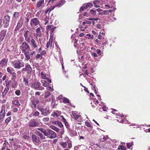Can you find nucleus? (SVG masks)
<instances>
[{"mask_svg": "<svg viewBox=\"0 0 150 150\" xmlns=\"http://www.w3.org/2000/svg\"><path fill=\"white\" fill-rule=\"evenodd\" d=\"M38 130L41 131L45 136L50 139H54L57 136L56 133L50 129H45L42 128H38Z\"/></svg>", "mask_w": 150, "mask_h": 150, "instance_id": "obj_1", "label": "nucleus"}, {"mask_svg": "<svg viewBox=\"0 0 150 150\" xmlns=\"http://www.w3.org/2000/svg\"><path fill=\"white\" fill-rule=\"evenodd\" d=\"M24 37L25 41L28 43L30 42L31 40L33 39L32 33L28 30L24 31Z\"/></svg>", "mask_w": 150, "mask_h": 150, "instance_id": "obj_2", "label": "nucleus"}, {"mask_svg": "<svg viewBox=\"0 0 150 150\" xmlns=\"http://www.w3.org/2000/svg\"><path fill=\"white\" fill-rule=\"evenodd\" d=\"M20 49L23 52L26 51H29L30 48L28 44L26 42H23L20 46Z\"/></svg>", "mask_w": 150, "mask_h": 150, "instance_id": "obj_3", "label": "nucleus"}, {"mask_svg": "<svg viewBox=\"0 0 150 150\" xmlns=\"http://www.w3.org/2000/svg\"><path fill=\"white\" fill-rule=\"evenodd\" d=\"M13 66L15 68L19 69L21 68L24 67L25 63L23 62H21L20 61H18L15 63H13Z\"/></svg>", "mask_w": 150, "mask_h": 150, "instance_id": "obj_4", "label": "nucleus"}, {"mask_svg": "<svg viewBox=\"0 0 150 150\" xmlns=\"http://www.w3.org/2000/svg\"><path fill=\"white\" fill-rule=\"evenodd\" d=\"M32 68L30 65L28 63H26L25 64V67L22 69V71H27L28 74H30L32 71Z\"/></svg>", "mask_w": 150, "mask_h": 150, "instance_id": "obj_5", "label": "nucleus"}, {"mask_svg": "<svg viewBox=\"0 0 150 150\" xmlns=\"http://www.w3.org/2000/svg\"><path fill=\"white\" fill-rule=\"evenodd\" d=\"M24 21V18L21 17L17 23V26L15 29L16 30H19L21 28L23 24Z\"/></svg>", "mask_w": 150, "mask_h": 150, "instance_id": "obj_6", "label": "nucleus"}, {"mask_svg": "<svg viewBox=\"0 0 150 150\" xmlns=\"http://www.w3.org/2000/svg\"><path fill=\"white\" fill-rule=\"evenodd\" d=\"M40 22L37 18H34L31 19L30 24L31 27L35 26L39 24Z\"/></svg>", "mask_w": 150, "mask_h": 150, "instance_id": "obj_7", "label": "nucleus"}, {"mask_svg": "<svg viewBox=\"0 0 150 150\" xmlns=\"http://www.w3.org/2000/svg\"><path fill=\"white\" fill-rule=\"evenodd\" d=\"M39 125L40 123L38 122L33 121L30 122L29 125L31 127H34L38 126Z\"/></svg>", "mask_w": 150, "mask_h": 150, "instance_id": "obj_8", "label": "nucleus"}, {"mask_svg": "<svg viewBox=\"0 0 150 150\" xmlns=\"http://www.w3.org/2000/svg\"><path fill=\"white\" fill-rule=\"evenodd\" d=\"M40 85V83L39 82H34L32 84V87L37 89L39 88Z\"/></svg>", "mask_w": 150, "mask_h": 150, "instance_id": "obj_9", "label": "nucleus"}, {"mask_svg": "<svg viewBox=\"0 0 150 150\" xmlns=\"http://www.w3.org/2000/svg\"><path fill=\"white\" fill-rule=\"evenodd\" d=\"M39 103V100L38 99H35L31 101V106L32 108H34L36 107V105Z\"/></svg>", "mask_w": 150, "mask_h": 150, "instance_id": "obj_10", "label": "nucleus"}, {"mask_svg": "<svg viewBox=\"0 0 150 150\" xmlns=\"http://www.w3.org/2000/svg\"><path fill=\"white\" fill-rule=\"evenodd\" d=\"M6 31L5 30H3L0 32V42L2 41L5 36Z\"/></svg>", "mask_w": 150, "mask_h": 150, "instance_id": "obj_11", "label": "nucleus"}, {"mask_svg": "<svg viewBox=\"0 0 150 150\" xmlns=\"http://www.w3.org/2000/svg\"><path fill=\"white\" fill-rule=\"evenodd\" d=\"M32 139L33 141L37 143H39L40 142V140L39 137L33 134H32Z\"/></svg>", "mask_w": 150, "mask_h": 150, "instance_id": "obj_12", "label": "nucleus"}, {"mask_svg": "<svg viewBox=\"0 0 150 150\" xmlns=\"http://www.w3.org/2000/svg\"><path fill=\"white\" fill-rule=\"evenodd\" d=\"M29 43L33 48H36L38 46L37 43L33 38L31 40L30 42Z\"/></svg>", "mask_w": 150, "mask_h": 150, "instance_id": "obj_13", "label": "nucleus"}, {"mask_svg": "<svg viewBox=\"0 0 150 150\" xmlns=\"http://www.w3.org/2000/svg\"><path fill=\"white\" fill-rule=\"evenodd\" d=\"M22 52L25 54V60H28L30 59V56L29 51H26Z\"/></svg>", "mask_w": 150, "mask_h": 150, "instance_id": "obj_14", "label": "nucleus"}, {"mask_svg": "<svg viewBox=\"0 0 150 150\" xmlns=\"http://www.w3.org/2000/svg\"><path fill=\"white\" fill-rule=\"evenodd\" d=\"M65 1L64 0H62L58 2H57L56 4V5L57 7H60L62 6L65 3Z\"/></svg>", "mask_w": 150, "mask_h": 150, "instance_id": "obj_15", "label": "nucleus"}, {"mask_svg": "<svg viewBox=\"0 0 150 150\" xmlns=\"http://www.w3.org/2000/svg\"><path fill=\"white\" fill-rule=\"evenodd\" d=\"M7 61L5 59H2L0 62V67L4 66L7 63Z\"/></svg>", "mask_w": 150, "mask_h": 150, "instance_id": "obj_16", "label": "nucleus"}, {"mask_svg": "<svg viewBox=\"0 0 150 150\" xmlns=\"http://www.w3.org/2000/svg\"><path fill=\"white\" fill-rule=\"evenodd\" d=\"M35 133L37 135L40 136V138L41 139H45V137L40 132L37 131Z\"/></svg>", "mask_w": 150, "mask_h": 150, "instance_id": "obj_17", "label": "nucleus"}, {"mask_svg": "<svg viewBox=\"0 0 150 150\" xmlns=\"http://www.w3.org/2000/svg\"><path fill=\"white\" fill-rule=\"evenodd\" d=\"M44 0H41L38 2L37 4V7H39L40 6H44L43 5L44 3Z\"/></svg>", "mask_w": 150, "mask_h": 150, "instance_id": "obj_18", "label": "nucleus"}, {"mask_svg": "<svg viewBox=\"0 0 150 150\" xmlns=\"http://www.w3.org/2000/svg\"><path fill=\"white\" fill-rule=\"evenodd\" d=\"M50 113L49 109L45 108L44 109L43 112L41 113V114L44 116H46L48 115Z\"/></svg>", "mask_w": 150, "mask_h": 150, "instance_id": "obj_19", "label": "nucleus"}, {"mask_svg": "<svg viewBox=\"0 0 150 150\" xmlns=\"http://www.w3.org/2000/svg\"><path fill=\"white\" fill-rule=\"evenodd\" d=\"M5 115V110L2 109L1 110V116L0 117V120H2V119H3V117Z\"/></svg>", "mask_w": 150, "mask_h": 150, "instance_id": "obj_20", "label": "nucleus"}, {"mask_svg": "<svg viewBox=\"0 0 150 150\" xmlns=\"http://www.w3.org/2000/svg\"><path fill=\"white\" fill-rule=\"evenodd\" d=\"M10 17L8 15L5 16L4 17L3 20H4V22H9L10 21Z\"/></svg>", "mask_w": 150, "mask_h": 150, "instance_id": "obj_21", "label": "nucleus"}, {"mask_svg": "<svg viewBox=\"0 0 150 150\" xmlns=\"http://www.w3.org/2000/svg\"><path fill=\"white\" fill-rule=\"evenodd\" d=\"M11 84L12 87L14 88H16L17 85V82L15 81V80L13 81H12Z\"/></svg>", "mask_w": 150, "mask_h": 150, "instance_id": "obj_22", "label": "nucleus"}, {"mask_svg": "<svg viewBox=\"0 0 150 150\" xmlns=\"http://www.w3.org/2000/svg\"><path fill=\"white\" fill-rule=\"evenodd\" d=\"M9 90V88L8 87L7 88H5L4 92L2 93V95L3 97L5 96L6 94L7 93L8 91Z\"/></svg>", "mask_w": 150, "mask_h": 150, "instance_id": "obj_23", "label": "nucleus"}, {"mask_svg": "<svg viewBox=\"0 0 150 150\" xmlns=\"http://www.w3.org/2000/svg\"><path fill=\"white\" fill-rule=\"evenodd\" d=\"M50 127L57 132H58L59 131V129L54 126L51 125Z\"/></svg>", "mask_w": 150, "mask_h": 150, "instance_id": "obj_24", "label": "nucleus"}, {"mask_svg": "<svg viewBox=\"0 0 150 150\" xmlns=\"http://www.w3.org/2000/svg\"><path fill=\"white\" fill-rule=\"evenodd\" d=\"M63 147L66 148L67 146V143L65 142H62L59 143Z\"/></svg>", "mask_w": 150, "mask_h": 150, "instance_id": "obj_25", "label": "nucleus"}, {"mask_svg": "<svg viewBox=\"0 0 150 150\" xmlns=\"http://www.w3.org/2000/svg\"><path fill=\"white\" fill-rule=\"evenodd\" d=\"M72 115L74 117L75 119L77 120L78 119L80 116L77 115V114L74 112H72Z\"/></svg>", "mask_w": 150, "mask_h": 150, "instance_id": "obj_26", "label": "nucleus"}, {"mask_svg": "<svg viewBox=\"0 0 150 150\" xmlns=\"http://www.w3.org/2000/svg\"><path fill=\"white\" fill-rule=\"evenodd\" d=\"M23 81L25 82V85L26 86L28 85V79L27 78H26L25 77H24L23 78Z\"/></svg>", "mask_w": 150, "mask_h": 150, "instance_id": "obj_27", "label": "nucleus"}, {"mask_svg": "<svg viewBox=\"0 0 150 150\" xmlns=\"http://www.w3.org/2000/svg\"><path fill=\"white\" fill-rule=\"evenodd\" d=\"M63 103H69V100L66 98L64 97L63 98Z\"/></svg>", "mask_w": 150, "mask_h": 150, "instance_id": "obj_28", "label": "nucleus"}, {"mask_svg": "<svg viewBox=\"0 0 150 150\" xmlns=\"http://www.w3.org/2000/svg\"><path fill=\"white\" fill-rule=\"evenodd\" d=\"M13 103L16 105L19 106L20 105V104L19 103L18 101L17 100H15L13 102Z\"/></svg>", "mask_w": 150, "mask_h": 150, "instance_id": "obj_29", "label": "nucleus"}, {"mask_svg": "<svg viewBox=\"0 0 150 150\" xmlns=\"http://www.w3.org/2000/svg\"><path fill=\"white\" fill-rule=\"evenodd\" d=\"M50 39L49 41L47 43L46 45V47L47 48H48L49 47L50 45L51 46L52 44V41L50 42Z\"/></svg>", "mask_w": 150, "mask_h": 150, "instance_id": "obj_30", "label": "nucleus"}, {"mask_svg": "<svg viewBox=\"0 0 150 150\" xmlns=\"http://www.w3.org/2000/svg\"><path fill=\"white\" fill-rule=\"evenodd\" d=\"M40 31V29L39 28H38L36 30V32L37 33H39ZM36 35H37V36H38L39 37L40 36H41V35L40 34H39V33H38V34H36Z\"/></svg>", "mask_w": 150, "mask_h": 150, "instance_id": "obj_31", "label": "nucleus"}, {"mask_svg": "<svg viewBox=\"0 0 150 150\" xmlns=\"http://www.w3.org/2000/svg\"><path fill=\"white\" fill-rule=\"evenodd\" d=\"M19 15V13L18 12H14L13 15V17L15 18H18Z\"/></svg>", "mask_w": 150, "mask_h": 150, "instance_id": "obj_32", "label": "nucleus"}, {"mask_svg": "<svg viewBox=\"0 0 150 150\" xmlns=\"http://www.w3.org/2000/svg\"><path fill=\"white\" fill-rule=\"evenodd\" d=\"M50 93L49 92H46L45 93V98H47L49 97L50 95Z\"/></svg>", "mask_w": 150, "mask_h": 150, "instance_id": "obj_33", "label": "nucleus"}, {"mask_svg": "<svg viewBox=\"0 0 150 150\" xmlns=\"http://www.w3.org/2000/svg\"><path fill=\"white\" fill-rule=\"evenodd\" d=\"M85 124L86 126L88 127H91V123L88 121H86L85 122Z\"/></svg>", "mask_w": 150, "mask_h": 150, "instance_id": "obj_34", "label": "nucleus"}, {"mask_svg": "<svg viewBox=\"0 0 150 150\" xmlns=\"http://www.w3.org/2000/svg\"><path fill=\"white\" fill-rule=\"evenodd\" d=\"M40 113L38 111H36L35 112L33 113V116H36L39 115Z\"/></svg>", "mask_w": 150, "mask_h": 150, "instance_id": "obj_35", "label": "nucleus"}, {"mask_svg": "<svg viewBox=\"0 0 150 150\" xmlns=\"http://www.w3.org/2000/svg\"><path fill=\"white\" fill-rule=\"evenodd\" d=\"M96 10H91L90 11V14L93 15H96Z\"/></svg>", "mask_w": 150, "mask_h": 150, "instance_id": "obj_36", "label": "nucleus"}, {"mask_svg": "<svg viewBox=\"0 0 150 150\" xmlns=\"http://www.w3.org/2000/svg\"><path fill=\"white\" fill-rule=\"evenodd\" d=\"M12 82V81L11 80H9L8 81H7L6 84V87L8 88V86L11 84V83Z\"/></svg>", "mask_w": 150, "mask_h": 150, "instance_id": "obj_37", "label": "nucleus"}, {"mask_svg": "<svg viewBox=\"0 0 150 150\" xmlns=\"http://www.w3.org/2000/svg\"><path fill=\"white\" fill-rule=\"evenodd\" d=\"M12 77L11 78V79H12L13 80H14L15 78H16V74L15 72H13L12 73Z\"/></svg>", "mask_w": 150, "mask_h": 150, "instance_id": "obj_38", "label": "nucleus"}, {"mask_svg": "<svg viewBox=\"0 0 150 150\" xmlns=\"http://www.w3.org/2000/svg\"><path fill=\"white\" fill-rule=\"evenodd\" d=\"M99 14L100 15H107L108 14V11L107 10H105L102 12L99 13Z\"/></svg>", "mask_w": 150, "mask_h": 150, "instance_id": "obj_39", "label": "nucleus"}, {"mask_svg": "<svg viewBox=\"0 0 150 150\" xmlns=\"http://www.w3.org/2000/svg\"><path fill=\"white\" fill-rule=\"evenodd\" d=\"M118 148L120 149L121 150H126V148L123 146L121 145L119 146Z\"/></svg>", "mask_w": 150, "mask_h": 150, "instance_id": "obj_40", "label": "nucleus"}, {"mask_svg": "<svg viewBox=\"0 0 150 150\" xmlns=\"http://www.w3.org/2000/svg\"><path fill=\"white\" fill-rule=\"evenodd\" d=\"M126 144L127 148H130L131 147V146L132 145L133 143L132 142L127 143Z\"/></svg>", "mask_w": 150, "mask_h": 150, "instance_id": "obj_41", "label": "nucleus"}, {"mask_svg": "<svg viewBox=\"0 0 150 150\" xmlns=\"http://www.w3.org/2000/svg\"><path fill=\"white\" fill-rule=\"evenodd\" d=\"M15 93L17 96H19L20 95L21 92L20 90H18L15 91Z\"/></svg>", "mask_w": 150, "mask_h": 150, "instance_id": "obj_42", "label": "nucleus"}, {"mask_svg": "<svg viewBox=\"0 0 150 150\" xmlns=\"http://www.w3.org/2000/svg\"><path fill=\"white\" fill-rule=\"evenodd\" d=\"M4 27L5 28H7L8 25H9V22H4Z\"/></svg>", "mask_w": 150, "mask_h": 150, "instance_id": "obj_43", "label": "nucleus"}, {"mask_svg": "<svg viewBox=\"0 0 150 150\" xmlns=\"http://www.w3.org/2000/svg\"><path fill=\"white\" fill-rule=\"evenodd\" d=\"M49 84V83L47 81H45L44 83H43V85L45 87H46L48 86Z\"/></svg>", "mask_w": 150, "mask_h": 150, "instance_id": "obj_44", "label": "nucleus"}, {"mask_svg": "<svg viewBox=\"0 0 150 150\" xmlns=\"http://www.w3.org/2000/svg\"><path fill=\"white\" fill-rule=\"evenodd\" d=\"M49 118L48 117H46L44 118L43 119V120L44 122H48L49 121Z\"/></svg>", "mask_w": 150, "mask_h": 150, "instance_id": "obj_45", "label": "nucleus"}, {"mask_svg": "<svg viewBox=\"0 0 150 150\" xmlns=\"http://www.w3.org/2000/svg\"><path fill=\"white\" fill-rule=\"evenodd\" d=\"M42 77L43 79H46L47 78H46V75L45 74H43L42 72L41 73Z\"/></svg>", "mask_w": 150, "mask_h": 150, "instance_id": "obj_46", "label": "nucleus"}, {"mask_svg": "<svg viewBox=\"0 0 150 150\" xmlns=\"http://www.w3.org/2000/svg\"><path fill=\"white\" fill-rule=\"evenodd\" d=\"M46 89L47 90H49V91H52L54 90L53 88H52V87L50 86L47 87L46 88Z\"/></svg>", "mask_w": 150, "mask_h": 150, "instance_id": "obj_47", "label": "nucleus"}, {"mask_svg": "<svg viewBox=\"0 0 150 150\" xmlns=\"http://www.w3.org/2000/svg\"><path fill=\"white\" fill-rule=\"evenodd\" d=\"M96 2H99V1H95L93 2V4L94 5V6L98 8L100 6L99 5H97L96 4Z\"/></svg>", "mask_w": 150, "mask_h": 150, "instance_id": "obj_48", "label": "nucleus"}, {"mask_svg": "<svg viewBox=\"0 0 150 150\" xmlns=\"http://www.w3.org/2000/svg\"><path fill=\"white\" fill-rule=\"evenodd\" d=\"M51 115L53 117H57L58 114L57 113L55 112H54L52 115Z\"/></svg>", "mask_w": 150, "mask_h": 150, "instance_id": "obj_49", "label": "nucleus"}, {"mask_svg": "<svg viewBox=\"0 0 150 150\" xmlns=\"http://www.w3.org/2000/svg\"><path fill=\"white\" fill-rule=\"evenodd\" d=\"M10 49H7V51L8 52H12L13 51V50L14 49V47L13 46H11L10 48Z\"/></svg>", "mask_w": 150, "mask_h": 150, "instance_id": "obj_50", "label": "nucleus"}, {"mask_svg": "<svg viewBox=\"0 0 150 150\" xmlns=\"http://www.w3.org/2000/svg\"><path fill=\"white\" fill-rule=\"evenodd\" d=\"M103 139H100V142H104V141L107 139V138L106 137L104 136Z\"/></svg>", "mask_w": 150, "mask_h": 150, "instance_id": "obj_51", "label": "nucleus"}, {"mask_svg": "<svg viewBox=\"0 0 150 150\" xmlns=\"http://www.w3.org/2000/svg\"><path fill=\"white\" fill-rule=\"evenodd\" d=\"M58 125L60 127H63V125L62 122L60 121H59V122L58 123Z\"/></svg>", "mask_w": 150, "mask_h": 150, "instance_id": "obj_52", "label": "nucleus"}, {"mask_svg": "<svg viewBox=\"0 0 150 150\" xmlns=\"http://www.w3.org/2000/svg\"><path fill=\"white\" fill-rule=\"evenodd\" d=\"M10 120L11 118L10 117H8L5 120V122L6 123H8L10 121Z\"/></svg>", "mask_w": 150, "mask_h": 150, "instance_id": "obj_53", "label": "nucleus"}, {"mask_svg": "<svg viewBox=\"0 0 150 150\" xmlns=\"http://www.w3.org/2000/svg\"><path fill=\"white\" fill-rule=\"evenodd\" d=\"M64 124L65 125L66 127L67 128H68L70 126L69 125L68 123L67 122H65Z\"/></svg>", "mask_w": 150, "mask_h": 150, "instance_id": "obj_54", "label": "nucleus"}, {"mask_svg": "<svg viewBox=\"0 0 150 150\" xmlns=\"http://www.w3.org/2000/svg\"><path fill=\"white\" fill-rule=\"evenodd\" d=\"M37 108L40 111V112H41V113L43 112L44 109L43 108H41L39 107H38Z\"/></svg>", "mask_w": 150, "mask_h": 150, "instance_id": "obj_55", "label": "nucleus"}, {"mask_svg": "<svg viewBox=\"0 0 150 150\" xmlns=\"http://www.w3.org/2000/svg\"><path fill=\"white\" fill-rule=\"evenodd\" d=\"M7 71L10 74H12V72L11 71L10 68L8 67L7 68Z\"/></svg>", "mask_w": 150, "mask_h": 150, "instance_id": "obj_56", "label": "nucleus"}, {"mask_svg": "<svg viewBox=\"0 0 150 150\" xmlns=\"http://www.w3.org/2000/svg\"><path fill=\"white\" fill-rule=\"evenodd\" d=\"M56 28V27H55L54 28H51V33H53L55 29Z\"/></svg>", "mask_w": 150, "mask_h": 150, "instance_id": "obj_57", "label": "nucleus"}, {"mask_svg": "<svg viewBox=\"0 0 150 150\" xmlns=\"http://www.w3.org/2000/svg\"><path fill=\"white\" fill-rule=\"evenodd\" d=\"M61 117H62V121L63 122H64V123L67 122V121L65 119L64 117L63 116H61Z\"/></svg>", "mask_w": 150, "mask_h": 150, "instance_id": "obj_58", "label": "nucleus"}, {"mask_svg": "<svg viewBox=\"0 0 150 150\" xmlns=\"http://www.w3.org/2000/svg\"><path fill=\"white\" fill-rule=\"evenodd\" d=\"M35 53V51H34L33 52H32L30 53V56L33 57V55Z\"/></svg>", "mask_w": 150, "mask_h": 150, "instance_id": "obj_59", "label": "nucleus"}, {"mask_svg": "<svg viewBox=\"0 0 150 150\" xmlns=\"http://www.w3.org/2000/svg\"><path fill=\"white\" fill-rule=\"evenodd\" d=\"M86 35L87 36L88 38H92V37H93V35H91L89 34H87Z\"/></svg>", "mask_w": 150, "mask_h": 150, "instance_id": "obj_60", "label": "nucleus"}, {"mask_svg": "<svg viewBox=\"0 0 150 150\" xmlns=\"http://www.w3.org/2000/svg\"><path fill=\"white\" fill-rule=\"evenodd\" d=\"M91 55L93 57H98L97 54L95 53H93L91 54Z\"/></svg>", "mask_w": 150, "mask_h": 150, "instance_id": "obj_61", "label": "nucleus"}, {"mask_svg": "<svg viewBox=\"0 0 150 150\" xmlns=\"http://www.w3.org/2000/svg\"><path fill=\"white\" fill-rule=\"evenodd\" d=\"M87 4L88 7H91L93 6L92 4L91 3H88L87 4Z\"/></svg>", "mask_w": 150, "mask_h": 150, "instance_id": "obj_62", "label": "nucleus"}, {"mask_svg": "<svg viewBox=\"0 0 150 150\" xmlns=\"http://www.w3.org/2000/svg\"><path fill=\"white\" fill-rule=\"evenodd\" d=\"M59 121H56L52 122V124L54 125H58V123L59 122Z\"/></svg>", "mask_w": 150, "mask_h": 150, "instance_id": "obj_63", "label": "nucleus"}, {"mask_svg": "<svg viewBox=\"0 0 150 150\" xmlns=\"http://www.w3.org/2000/svg\"><path fill=\"white\" fill-rule=\"evenodd\" d=\"M29 137L27 135H25L23 137V138L25 139L28 138Z\"/></svg>", "mask_w": 150, "mask_h": 150, "instance_id": "obj_64", "label": "nucleus"}]
</instances>
